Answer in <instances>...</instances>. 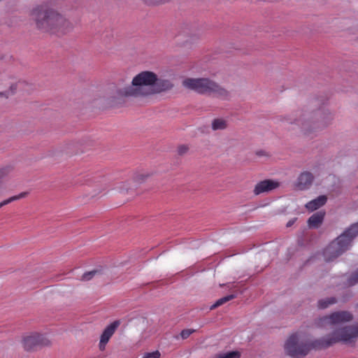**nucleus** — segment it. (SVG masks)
Returning <instances> with one entry per match:
<instances>
[{
	"mask_svg": "<svg viewBox=\"0 0 358 358\" xmlns=\"http://www.w3.org/2000/svg\"><path fill=\"white\" fill-rule=\"evenodd\" d=\"M96 273H97V271L95 270H93V271H91L89 272H86L83 275L82 279L83 280L88 281V280H91Z\"/></svg>",
	"mask_w": 358,
	"mask_h": 358,
	"instance_id": "4be33fe9",
	"label": "nucleus"
},
{
	"mask_svg": "<svg viewBox=\"0 0 358 358\" xmlns=\"http://www.w3.org/2000/svg\"><path fill=\"white\" fill-rule=\"evenodd\" d=\"M358 235V222L352 224L333 241L323 251L324 259L330 262L349 250L352 240Z\"/></svg>",
	"mask_w": 358,
	"mask_h": 358,
	"instance_id": "20e7f679",
	"label": "nucleus"
},
{
	"mask_svg": "<svg viewBox=\"0 0 358 358\" xmlns=\"http://www.w3.org/2000/svg\"><path fill=\"white\" fill-rule=\"evenodd\" d=\"M194 330L192 329H184L181 331L180 336L183 339L187 338L193 332Z\"/></svg>",
	"mask_w": 358,
	"mask_h": 358,
	"instance_id": "b1692460",
	"label": "nucleus"
},
{
	"mask_svg": "<svg viewBox=\"0 0 358 358\" xmlns=\"http://www.w3.org/2000/svg\"><path fill=\"white\" fill-rule=\"evenodd\" d=\"M227 127V122L221 118H217L212 122V129L214 131L223 130Z\"/></svg>",
	"mask_w": 358,
	"mask_h": 358,
	"instance_id": "f3484780",
	"label": "nucleus"
},
{
	"mask_svg": "<svg viewBox=\"0 0 358 358\" xmlns=\"http://www.w3.org/2000/svg\"><path fill=\"white\" fill-rule=\"evenodd\" d=\"M327 201V198L324 195H321L316 199L308 202L306 204V208L310 211H314L319 208L324 206Z\"/></svg>",
	"mask_w": 358,
	"mask_h": 358,
	"instance_id": "ddd939ff",
	"label": "nucleus"
},
{
	"mask_svg": "<svg viewBox=\"0 0 358 358\" xmlns=\"http://www.w3.org/2000/svg\"><path fill=\"white\" fill-rule=\"evenodd\" d=\"M334 120L333 113L327 108H320L314 112L299 110L286 118L289 124H296L301 128L305 134H308L312 129L324 128Z\"/></svg>",
	"mask_w": 358,
	"mask_h": 358,
	"instance_id": "7ed1b4c3",
	"label": "nucleus"
},
{
	"mask_svg": "<svg viewBox=\"0 0 358 358\" xmlns=\"http://www.w3.org/2000/svg\"><path fill=\"white\" fill-rule=\"evenodd\" d=\"M120 324V322L119 320H115L105 328V329L103 330V333L101 335L100 341L99 344V349L101 350H105L106 344L108 343L112 336L114 334Z\"/></svg>",
	"mask_w": 358,
	"mask_h": 358,
	"instance_id": "9d476101",
	"label": "nucleus"
},
{
	"mask_svg": "<svg viewBox=\"0 0 358 358\" xmlns=\"http://www.w3.org/2000/svg\"><path fill=\"white\" fill-rule=\"evenodd\" d=\"M31 16L38 29L58 36L64 35L73 28V24L48 1L34 6Z\"/></svg>",
	"mask_w": 358,
	"mask_h": 358,
	"instance_id": "f03ea898",
	"label": "nucleus"
},
{
	"mask_svg": "<svg viewBox=\"0 0 358 358\" xmlns=\"http://www.w3.org/2000/svg\"><path fill=\"white\" fill-rule=\"evenodd\" d=\"M189 148L185 145H180L178 148V153L180 155H183L187 152Z\"/></svg>",
	"mask_w": 358,
	"mask_h": 358,
	"instance_id": "393cba45",
	"label": "nucleus"
},
{
	"mask_svg": "<svg viewBox=\"0 0 358 358\" xmlns=\"http://www.w3.org/2000/svg\"><path fill=\"white\" fill-rule=\"evenodd\" d=\"M280 186V182L273 180H264L258 182L254 189V194L259 195L262 193L271 192Z\"/></svg>",
	"mask_w": 358,
	"mask_h": 358,
	"instance_id": "9b49d317",
	"label": "nucleus"
},
{
	"mask_svg": "<svg viewBox=\"0 0 358 358\" xmlns=\"http://www.w3.org/2000/svg\"><path fill=\"white\" fill-rule=\"evenodd\" d=\"M324 217V213L320 211L311 215L308 220V224L309 227L317 229L322 223Z\"/></svg>",
	"mask_w": 358,
	"mask_h": 358,
	"instance_id": "4468645a",
	"label": "nucleus"
},
{
	"mask_svg": "<svg viewBox=\"0 0 358 358\" xmlns=\"http://www.w3.org/2000/svg\"><path fill=\"white\" fill-rule=\"evenodd\" d=\"M257 155H259V156H262L264 155V151H259L257 152Z\"/></svg>",
	"mask_w": 358,
	"mask_h": 358,
	"instance_id": "c85d7f7f",
	"label": "nucleus"
},
{
	"mask_svg": "<svg viewBox=\"0 0 358 358\" xmlns=\"http://www.w3.org/2000/svg\"><path fill=\"white\" fill-rule=\"evenodd\" d=\"M22 85V83L20 82L15 85V88H14V86L12 85L10 87L11 90L13 91L14 90H16L17 87H20Z\"/></svg>",
	"mask_w": 358,
	"mask_h": 358,
	"instance_id": "bb28decb",
	"label": "nucleus"
},
{
	"mask_svg": "<svg viewBox=\"0 0 358 358\" xmlns=\"http://www.w3.org/2000/svg\"><path fill=\"white\" fill-rule=\"evenodd\" d=\"M352 319L351 313L345 310L337 311L317 319L315 324L318 328L331 329L334 326L350 322Z\"/></svg>",
	"mask_w": 358,
	"mask_h": 358,
	"instance_id": "6e6552de",
	"label": "nucleus"
},
{
	"mask_svg": "<svg viewBox=\"0 0 358 358\" xmlns=\"http://www.w3.org/2000/svg\"><path fill=\"white\" fill-rule=\"evenodd\" d=\"M351 297H352V294L348 293L345 296H343L342 301L343 302H345V301H348Z\"/></svg>",
	"mask_w": 358,
	"mask_h": 358,
	"instance_id": "a878e982",
	"label": "nucleus"
},
{
	"mask_svg": "<svg viewBox=\"0 0 358 358\" xmlns=\"http://www.w3.org/2000/svg\"><path fill=\"white\" fill-rule=\"evenodd\" d=\"M358 283V269L353 272L348 278L346 285L349 287L354 286Z\"/></svg>",
	"mask_w": 358,
	"mask_h": 358,
	"instance_id": "412c9836",
	"label": "nucleus"
},
{
	"mask_svg": "<svg viewBox=\"0 0 358 358\" xmlns=\"http://www.w3.org/2000/svg\"><path fill=\"white\" fill-rule=\"evenodd\" d=\"M27 195V192H21L20 194L13 196L7 199H5L0 202V208L6 205L9 204L11 202L24 198Z\"/></svg>",
	"mask_w": 358,
	"mask_h": 358,
	"instance_id": "a211bd4d",
	"label": "nucleus"
},
{
	"mask_svg": "<svg viewBox=\"0 0 358 358\" xmlns=\"http://www.w3.org/2000/svg\"><path fill=\"white\" fill-rule=\"evenodd\" d=\"M294 222H295V219L292 220H289V221L287 223L286 226H287V227H291V226L294 223Z\"/></svg>",
	"mask_w": 358,
	"mask_h": 358,
	"instance_id": "cd10ccee",
	"label": "nucleus"
},
{
	"mask_svg": "<svg viewBox=\"0 0 358 358\" xmlns=\"http://www.w3.org/2000/svg\"><path fill=\"white\" fill-rule=\"evenodd\" d=\"M23 346L26 350H31L38 347L48 345L50 342L44 335L38 333H34L24 338Z\"/></svg>",
	"mask_w": 358,
	"mask_h": 358,
	"instance_id": "1a4fd4ad",
	"label": "nucleus"
},
{
	"mask_svg": "<svg viewBox=\"0 0 358 358\" xmlns=\"http://www.w3.org/2000/svg\"><path fill=\"white\" fill-rule=\"evenodd\" d=\"M338 301L337 299L334 296L327 297L322 299L317 302V307L320 309H325L329 306L336 303Z\"/></svg>",
	"mask_w": 358,
	"mask_h": 358,
	"instance_id": "2eb2a0df",
	"label": "nucleus"
},
{
	"mask_svg": "<svg viewBox=\"0 0 358 358\" xmlns=\"http://www.w3.org/2000/svg\"><path fill=\"white\" fill-rule=\"evenodd\" d=\"M160 355V352L158 350H156L152 352L145 353L143 358H159Z\"/></svg>",
	"mask_w": 358,
	"mask_h": 358,
	"instance_id": "5701e85b",
	"label": "nucleus"
},
{
	"mask_svg": "<svg viewBox=\"0 0 358 358\" xmlns=\"http://www.w3.org/2000/svg\"><path fill=\"white\" fill-rule=\"evenodd\" d=\"M314 180L313 174L308 171L301 173L297 178L296 187L300 190L308 189Z\"/></svg>",
	"mask_w": 358,
	"mask_h": 358,
	"instance_id": "f8f14e48",
	"label": "nucleus"
},
{
	"mask_svg": "<svg viewBox=\"0 0 358 358\" xmlns=\"http://www.w3.org/2000/svg\"><path fill=\"white\" fill-rule=\"evenodd\" d=\"M241 354L238 351H231L216 355L215 358H240Z\"/></svg>",
	"mask_w": 358,
	"mask_h": 358,
	"instance_id": "aec40b11",
	"label": "nucleus"
},
{
	"mask_svg": "<svg viewBox=\"0 0 358 358\" xmlns=\"http://www.w3.org/2000/svg\"><path fill=\"white\" fill-rule=\"evenodd\" d=\"M357 307H358V304H357Z\"/></svg>",
	"mask_w": 358,
	"mask_h": 358,
	"instance_id": "c756f323",
	"label": "nucleus"
},
{
	"mask_svg": "<svg viewBox=\"0 0 358 358\" xmlns=\"http://www.w3.org/2000/svg\"><path fill=\"white\" fill-rule=\"evenodd\" d=\"M358 337V326H348L334 331L331 335L315 340L313 347L327 348L339 341L351 342Z\"/></svg>",
	"mask_w": 358,
	"mask_h": 358,
	"instance_id": "423d86ee",
	"label": "nucleus"
},
{
	"mask_svg": "<svg viewBox=\"0 0 358 358\" xmlns=\"http://www.w3.org/2000/svg\"><path fill=\"white\" fill-rule=\"evenodd\" d=\"M13 167L10 165H6L0 167V187L4 180H6L13 172Z\"/></svg>",
	"mask_w": 358,
	"mask_h": 358,
	"instance_id": "dca6fc26",
	"label": "nucleus"
},
{
	"mask_svg": "<svg viewBox=\"0 0 358 358\" xmlns=\"http://www.w3.org/2000/svg\"><path fill=\"white\" fill-rule=\"evenodd\" d=\"M312 342H307L301 340L297 334H292L289 337L285 344L286 353L294 358H301L306 356L310 349H315L313 347ZM320 348H316L319 350Z\"/></svg>",
	"mask_w": 358,
	"mask_h": 358,
	"instance_id": "0eeeda50",
	"label": "nucleus"
},
{
	"mask_svg": "<svg viewBox=\"0 0 358 358\" xmlns=\"http://www.w3.org/2000/svg\"><path fill=\"white\" fill-rule=\"evenodd\" d=\"M123 83L124 81L117 83V97L148 96L170 90L173 87L171 80L158 78L157 74L149 71L138 73L134 77L130 85L124 86Z\"/></svg>",
	"mask_w": 358,
	"mask_h": 358,
	"instance_id": "f257e3e1",
	"label": "nucleus"
},
{
	"mask_svg": "<svg viewBox=\"0 0 358 358\" xmlns=\"http://www.w3.org/2000/svg\"><path fill=\"white\" fill-rule=\"evenodd\" d=\"M182 85L185 88L198 94H213L223 99H226L229 96V93L225 89L207 78H187L182 80Z\"/></svg>",
	"mask_w": 358,
	"mask_h": 358,
	"instance_id": "39448f33",
	"label": "nucleus"
},
{
	"mask_svg": "<svg viewBox=\"0 0 358 358\" xmlns=\"http://www.w3.org/2000/svg\"><path fill=\"white\" fill-rule=\"evenodd\" d=\"M236 298L235 294H229L226 296H224L222 298L219 299L213 305L210 306V309H215L217 308L218 306H220L223 305L224 303H227V301H229L230 300H232Z\"/></svg>",
	"mask_w": 358,
	"mask_h": 358,
	"instance_id": "6ab92c4d",
	"label": "nucleus"
}]
</instances>
